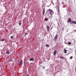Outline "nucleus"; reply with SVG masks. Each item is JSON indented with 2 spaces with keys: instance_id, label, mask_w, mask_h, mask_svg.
Listing matches in <instances>:
<instances>
[{
  "instance_id": "nucleus-1",
  "label": "nucleus",
  "mask_w": 76,
  "mask_h": 76,
  "mask_svg": "<svg viewBox=\"0 0 76 76\" xmlns=\"http://www.w3.org/2000/svg\"><path fill=\"white\" fill-rule=\"evenodd\" d=\"M48 10L49 12L50 15L51 16H53V15L54 14V12L52 10L50 9Z\"/></svg>"
},
{
  "instance_id": "nucleus-2",
  "label": "nucleus",
  "mask_w": 76,
  "mask_h": 76,
  "mask_svg": "<svg viewBox=\"0 0 76 76\" xmlns=\"http://www.w3.org/2000/svg\"><path fill=\"white\" fill-rule=\"evenodd\" d=\"M23 63V61L21 60L20 62L19 63V66H21L22 65V64Z\"/></svg>"
},
{
  "instance_id": "nucleus-3",
  "label": "nucleus",
  "mask_w": 76,
  "mask_h": 76,
  "mask_svg": "<svg viewBox=\"0 0 76 76\" xmlns=\"http://www.w3.org/2000/svg\"><path fill=\"white\" fill-rule=\"evenodd\" d=\"M58 38V35H57L54 37V40H56Z\"/></svg>"
},
{
  "instance_id": "nucleus-4",
  "label": "nucleus",
  "mask_w": 76,
  "mask_h": 76,
  "mask_svg": "<svg viewBox=\"0 0 76 76\" xmlns=\"http://www.w3.org/2000/svg\"><path fill=\"white\" fill-rule=\"evenodd\" d=\"M47 29L48 31H50V27L48 26H47Z\"/></svg>"
},
{
  "instance_id": "nucleus-5",
  "label": "nucleus",
  "mask_w": 76,
  "mask_h": 76,
  "mask_svg": "<svg viewBox=\"0 0 76 76\" xmlns=\"http://www.w3.org/2000/svg\"><path fill=\"white\" fill-rule=\"evenodd\" d=\"M42 13L43 15H44L45 14V8H44L43 10Z\"/></svg>"
},
{
  "instance_id": "nucleus-6",
  "label": "nucleus",
  "mask_w": 76,
  "mask_h": 76,
  "mask_svg": "<svg viewBox=\"0 0 76 76\" xmlns=\"http://www.w3.org/2000/svg\"><path fill=\"white\" fill-rule=\"evenodd\" d=\"M56 51H57V50H55L54 51L53 53L54 56H56V53H57L56 52Z\"/></svg>"
},
{
  "instance_id": "nucleus-7",
  "label": "nucleus",
  "mask_w": 76,
  "mask_h": 76,
  "mask_svg": "<svg viewBox=\"0 0 76 76\" xmlns=\"http://www.w3.org/2000/svg\"><path fill=\"white\" fill-rule=\"evenodd\" d=\"M30 61H34V58H31L30 59Z\"/></svg>"
},
{
  "instance_id": "nucleus-8",
  "label": "nucleus",
  "mask_w": 76,
  "mask_h": 76,
  "mask_svg": "<svg viewBox=\"0 0 76 76\" xmlns=\"http://www.w3.org/2000/svg\"><path fill=\"white\" fill-rule=\"evenodd\" d=\"M71 23H72L76 24V22H75L74 21H71Z\"/></svg>"
},
{
  "instance_id": "nucleus-9",
  "label": "nucleus",
  "mask_w": 76,
  "mask_h": 76,
  "mask_svg": "<svg viewBox=\"0 0 76 76\" xmlns=\"http://www.w3.org/2000/svg\"><path fill=\"white\" fill-rule=\"evenodd\" d=\"M6 53L7 54H10V53L9 52V50H7L6 51Z\"/></svg>"
},
{
  "instance_id": "nucleus-10",
  "label": "nucleus",
  "mask_w": 76,
  "mask_h": 76,
  "mask_svg": "<svg viewBox=\"0 0 76 76\" xmlns=\"http://www.w3.org/2000/svg\"><path fill=\"white\" fill-rule=\"evenodd\" d=\"M64 53H67V50H66V49H64Z\"/></svg>"
},
{
  "instance_id": "nucleus-11",
  "label": "nucleus",
  "mask_w": 76,
  "mask_h": 76,
  "mask_svg": "<svg viewBox=\"0 0 76 76\" xmlns=\"http://www.w3.org/2000/svg\"><path fill=\"white\" fill-rule=\"evenodd\" d=\"M71 22V19H69L68 21V22Z\"/></svg>"
},
{
  "instance_id": "nucleus-12",
  "label": "nucleus",
  "mask_w": 76,
  "mask_h": 76,
  "mask_svg": "<svg viewBox=\"0 0 76 76\" xmlns=\"http://www.w3.org/2000/svg\"><path fill=\"white\" fill-rule=\"evenodd\" d=\"M46 47H48L50 46V45H49L46 44Z\"/></svg>"
},
{
  "instance_id": "nucleus-13",
  "label": "nucleus",
  "mask_w": 76,
  "mask_h": 76,
  "mask_svg": "<svg viewBox=\"0 0 76 76\" xmlns=\"http://www.w3.org/2000/svg\"><path fill=\"white\" fill-rule=\"evenodd\" d=\"M60 58H62V59H64V58H63V57L62 56H61Z\"/></svg>"
},
{
  "instance_id": "nucleus-14",
  "label": "nucleus",
  "mask_w": 76,
  "mask_h": 76,
  "mask_svg": "<svg viewBox=\"0 0 76 76\" xmlns=\"http://www.w3.org/2000/svg\"><path fill=\"white\" fill-rule=\"evenodd\" d=\"M68 44L69 45H70V44H72V43L70 42H68Z\"/></svg>"
},
{
  "instance_id": "nucleus-15",
  "label": "nucleus",
  "mask_w": 76,
  "mask_h": 76,
  "mask_svg": "<svg viewBox=\"0 0 76 76\" xmlns=\"http://www.w3.org/2000/svg\"><path fill=\"white\" fill-rule=\"evenodd\" d=\"M13 61V60L12 59H11L9 61V62H10L11 61Z\"/></svg>"
},
{
  "instance_id": "nucleus-16",
  "label": "nucleus",
  "mask_w": 76,
  "mask_h": 76,
  "mask_svg": "<svg viewBox=\"0 0 76 76\" xmlns=\"http://www.w3.org/2000/svg\"><path fill=\"white\" fill-rule=\"evenodd\" d=\"M44 20H45V21H48V20L47 19H44Z\"/></svg>"
},
{
  "instance_id": "nucleus-17",
  "label": "nucleus",
  "mask_w": 76,
  "mask_h": 76,
  "mask_svg": "<svg viewBox=\"0 0 76 76\" xmlns=\"http://www.w3.org/2000/svg\"><path fill=\"white\" fill-rule=\"evenodd\" d=\"M73 58V57L72 56H71L70 58V59H72Z\"/></svg>"
},
{
  "instance_id": "nucleus-18",
  "label": "nucleus",
  "mask_w": 76,
  "mask_h": 76,
  "mask_svg": "<svg viewBox=\"0 0 76 76\" xmlns=\"http://www.w3.org/2000/svg\"><path fill=\"white\" fill-rule=\"evenodd\" d=\"M11 38L12 39H13V37H12V36H11Z\"/></svg>"
},
{
  "instance_id": "nucleus-19",
  "label": "nucleus",
  "mask_w": 76,
  "mask_h": 76,
  "mask_svg": "<svg viewBox=\"0 0 76 76\" xmlns=\"http://www.w3.org/2000/svg\"><path fill=\"white\" fill-rule=\"evenodd\" d=\"M4 41V39H2V40H1V41Z\"/></svg>"
},
{
  "instance_id": "nucleus-20",
  "label": "nucleus",
  "mask_w": 76,
  "mask_h": 76,
  "mask_svg": "<svg viewBox=\"0 0 76 76\" xmlns=\"http://www.w3.org/2000/svg\"><path fill=\"white\" fill-rule=\"evenodd\" d=\"M19 25H21V23H19Z\"/></svg>"
},
{
  "instance_id": "nucleus-21",
  "label": "nucleus",
  "mask_w": 76,
  "mask_h": 76,
  "mask_svg": "<svg viewBox=\"0 0 76 76\" xmlns=\"http://www.w3.org/2000/svg\"><path fill=\"white\" fill-rule=\"evenodd\" d=\"M25 35H28V33H25Z\"/></svg>"
},
{
  "instance_id": "nucleus-22",
  "label": "nucleus",
  "mask_w": 76,
  "mask_h": 76,
  "mask_svg": "<svg viewBox=\"0 0 76 76\" xmlns=\"http://www.w3.org/2000/svg\"><path fill=\"white\" fill-rule=\"evenodd\" d=\"M26 76H29V74H28Z\"/></svg>"
},
{
  "instance_id": "nucleus-23",
  "label": "nucleus",
  "mask_w": 76,
  "mask_h": 76,
  "mask_svg": "<svg viewBox=\"0 0 76 76\" xmlns=\"http://www.w3.org/2000/svg\"><path fill=\"white\" fill-rule=\"evenodd\" d=\"M48 16H49V15H48Z\"/></svg>"
},
{
  "instance_id": "nucleus-24",
  "label": "nucleus",
  "mask_w": 76,
  "mask_h": 76,
  "mask_svg": "<svg viewBox=\"0 0 76 76\" xmlns=\"http://www.w3.org/2000/svg\"><path fill=\"white\" fill-rule=\"evenodd\" d=\"M3 76L2 75V76Z\"/></svg>"
}]
</instances>
